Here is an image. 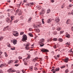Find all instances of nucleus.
I'll return each mask as SVG.
<instances>
[{
	"label": "nucleus",
	"instance_id": "1",
	"mask_svg": "<svg viewBox=\"0 0 73 73\" xmlns=\"http://www.w3.org/2000/svg\"><path fill=\"white\" fill-rule=\"evenodd\" d=\"M27 40V36L25 35H23L22 38V41H25L26 40Z\"/></svg>",
	"mask_w": 73,
	"mask_h": 73
},
{
	"label": "nucleus",
	"instance_id": "2",
	"mask_svg": "<svg viewBox=\"0 0 73 73\" xmlns=\"http://www.w3.org/2000/svg\"><path fill=\"white\" fill-rule=\"evenodd\" d=\"M54 21L56 23H58L60 21L59 17H56L54 19Z\"/></svg>",
	"mask_w": 73,
	"mask_h": 73
},
{
	"label": "nucleus",
	"instance_id": "3",
	"mask_svg": "<svg viewBox=\"0 0 73 73\" xmlns=\"http://www.w3.org/2000/svg\"><path fill=\"white\" fill-rule=\"evenodd\" d=\"M45 10H44V9H42V13L40 12L39 13L40 15H43L44 13H45Z\"/></svg>",
	"mask_w": 73,
	"mask_h": 73
},
{
	"label": "nucleus",
	"instance_id": "4",
	"mask_svg": "<svg viewBox=\"0 0 73 73\" xmlns=\"http://www.w3.org/2000/svg\"><path fill=\"white\" fill-rule=\"evenodd\" d=\"M42 52H48L49 50L46 49H44L43 50H41Z\"/></svg>",
	"mask_w": 73,
	"mask_h": 73
},
{
	"label": "nucleus",
	"instance_id": "5",
	"mask_svg": "<svg viewBox=\"0 0 73 73\" xmlns=\"http://www.w3.org/2000/svg\"><path fill=\"white\" fill-rule=\"evenodd\" d=\"M8 26L4 27V29H3V31H5L6 30H8Z\"/></svg>",
	"mask_w": 73,
	"mask_h": 73
},
{
	"label": "nucleus",
	"instance_id": "6",
	"mask_svg": "<svg viewBox=\"0 0 73 73\" xmlns=\"http://www.w3.org/2000/svg\"><path fill=\"white\" fill-rule=\"evenodd\" d=\"M69 58H65L64 60V62H68Z\"/></svg>",
	"mask_w": 73,
	"mask_h": 73
},
{
	"label": "nucleus",
	"instance_id": "7",
	"mask_svg": "<svg viewBox=\"0 0 73 73\" xmlns=\"http://www.w3.org/2000/svg\"><path fill=\"white\" fill-rule=\"evenodd\" d=\"M13 43L14 45H15L17 44V40H13Z\"/></svg>",
	"mask_w": 73,
	"mask_h": 73
},
{
	"label": "nucleus",
	"instance_id": "8",
	"mask_svg": "<svg viewBox=\"0 0 73 73\" xmlns=\"http://www.w3.org/2000/svg\"><path fill=\"white\" fill-rule=\"evenodd\" d=\"M39 44L40 45V46H41V47L43 46L44 45V44H43V43L42 42H39Z\"/></svg>",
	"mask_w": 73,
	"mask_h": 73
},
{
	"label": "nucleus",
	"instance_id": "9",
	"mask_svg": "<svg viewBox=\"0 0 73 73\" xmlns=\"http://www.w3.org/2000/svg\"><path fill=\"white\" fill-rule=\"evenodd\" d=\"M70 22V19H67V21L66 22V24H69V23Z\"/></svg>",
	"mask_w": 73,
	"mask_h": 73
},
{
	"label": "nucleus",
	"instance_id": "10",
	"mask_svg": "<svg viewBox=\"0 0 73 73\" xmlns=\"http://www.w3.org/2000/svg\"><path fill=\"white\" fill-rule=\"evenodd\" d=\"M51 21H52V19H48L47 21V22L48 23H50Z\"/></svg>",
	"mask_w": 73,
	"mask_h": 73
},
{
	"label": "nucleus",
	"instance_id": "11",
	"mask_svg": "<svg viewBox=\"0 0 73 73\" xmlns=\"http://www.w3.org/2000/svg\"><path fill=\"white\" fill-rule=\"evenodd\" d=\"M28 46H29V45H27L26 46L25 48L27 50H28V49H29V48Z\"/></svg>",
	"mask_w": 73,
	"mask_h": 73
},
{
	"label": "nucleus",
	"instance_id": "12",
	"mask_svg": "<svg viewBox=\"0 0 73 73\" xmlns=\"http://www.w3.org/2000/svg\"><path fill=\"white\" fill-rule=\"evenodd\" d=\"M6 21L7 23H9L10 22V19H9V18H7Z\"/></svg>",
	"mask_w": 73,
	"mask_h": 73
},
{
	"label": "nucleus",
	"instance_id": "13",
	"mask_svg": "<svg viewBox=\"0 0 73 73\" xmlns=\"http://www.w3.org/2000/svg\"><path fill=\"white\" fill-rule=\"evenodd\" d=\"M29 68H30V70H33V67L32 66H31Z\"/></svg>",
	"mask_w": 73,
	"mask_h": 73
},
{
	"label": "nucleus",
	"instance_id": "14",
	"mask_svg": "<svg viewBox=\"0 0 73 73\" xmlns=\"http://www.w3.org/2000/svg\"><path fill=\"white\" fill-rule=\"evenodd\" d=\"M37 59H38V58L36 57L35 58H34L33 59V61L35 62V61H37Z\"/></svg>",
	"mask_w": 73,
	"mask_h": 73
},
{
	"label": "nucleus",
	"instance_id": "15",
	"mask_svg": "<svg viewBox=\"0 0 73 73\" xmlns=\"http://www.w3.org/2000/svg\"><path fill=\"white\" fill-rule=\"evenodd\" d=\"M5 64H2L0 66V68H2L3 66H5Z\"/></svg>",
	"mask_w": 73,
	"mask_h": 73
},
{
	"label": "nucleus",
	"instance_id": "16",
	"mask_svg": "<svg viewBox=\"0 0 73 73\" xmlns=\"http://www.w3.org/2000/svg\"><path fill=\"white\" fill-rule=\"evenodd\" d=\"M58 41H60V42H62V41L63 40H62V39L61 38H59L58 39Z\"/></svg>",
	"mask_w": 73,
	"mask_h": 73
},
{
	"label": "nucleus",
	"instance_id": "17",
	"mask_svg": "<svg viewBox=\"0 0 73 73\" xmlns=\"http://www.w3.org/2000/svg\"><path fill=\"white\" fill-rule=\"evenodd\" d=\"M29 35L30 36V37H33V35H32L31 33H29Z\"/></svg>",
	"mask_w": 73,
	"mask_h": 73
},
{
	"label": "nucleus",
	"instance_id": "18",
	"mask_svg": "<svg viewBox=\"0 0 73 73\" xmlns=\"http://www.w3.org/2000/svg\"><path fill=\"white\" fill-rule=\"evenodd\" d=\"M66 35H67L66 36V37H68V38H69V37H70V36H70L69 34H67V33H66Z\"/></svg>",
	"mask_w": 73,
	"mask_h": 73
},
{
	"label": "nucleus",
	"instance_id": "19",
	"mask_svg": "<svg viewBox=\"0 0 73 73\" xmlns=\"http://www.w3.org/2000/svg\"><path fill=\"white\" fill-rule=\"evenodd\" d=\"M13 60H12L9 61L8 62V64H9L10 63H11V62H13Z\"/></svg>",
	"mask_w": 73,
	"mask_h": 73
},
{
	"label": "nucleus",
	"instance_id": "20",
	"mask_svg": "<svg viewBox=\"0 0 73 73\" xmlns=\"http://www.w3.org/2000/svg\"><path fill=\"white\" fill-rule=\"evenodd\" d=\"M35 30L36 31H37V32H40V29H36Z\"/></svg>",
	"mask_w": 73,
	"mask_h": 73
},
{
	"label": "nucleus",
	"instance_id": "21",
	"mask_svg": "<svg viewBox=\"0 0 73 73\" xmlns=\"http://www.w3.org/2000/svg\"><path fill=\"white\" fill-rule=\"evenodd\" d=\"M7 72H9V73L10 72H12V69H10L8 70Z\"/></svg>",
	"mask_w": 73,
	"mask_h": 73
},
{
	"label": "nucleus",
	"instance_id": "22",
	"mask_svg": "<svg viewBox=\"0 0 73 73\" xmlns=\"http://www.w3.org/2000/svg\"><path fill=\"white\" fill-rule=\"evenodd\" d=\"M60 70V68H56L55 69V71L57 72V71H59V70Z\"/></svg>",
	"mask_w": 73,
	"mask_h": 73
},
{
	"label": "nucleus",
	"instance_id": "23",
	"mask_svg": "<svg viewBox=\"0 0 73 73\" xmlns=\"http://www.w3.org/2000/svg\"><path fill=\"white\" fill-rule=\"evenodd\" d=\"M60 27H58L57 28V31H60L61 30V29H62Z\"/></svg>",
	"mask_w": 73,
	"mask_h": 73
},
{
	"label": "nucleus",
	"instance_id": "24",
	"mask_svg": "<svg viewBox=\"0 0 73 73\" xmlns=\"http://www.w3.org/2000/svg\"><path fill=\"white\" fill-rule=\"evenodd\" d=\"M47 13H49V12H50V9H48L47 10Z\"/></svg>",
	"mask_w": 73,
	"mask_h": 73
},
{
	"label": "nucleus",
	"instance_id": "25",
	"mask_svg": "<svg viewBox=\"0 0 73 73\" xmlns=\"http://www.w3.org/2000/svg\"><path fill=\"white\" fill-rule=\"evenodd\" d=\"M40 41L42 42H44V41H45V39L43 38L41 39H40Z\"/></svg>",
	"mask_w": 73,
	"mask_h": 73
},
{
	"label": "nucleus",
	"instance_id": "26",
	"mask_svg": "<svg viewBox=\"0 0 73 73\" xmlns=\"http://www.w3.org/2000/svg\"><path fill=\"white\" fill-rule=\"evenodd\" d=\"M69 72V70L68 69H66L65 71V73H67Z\"/></svg>",
	"mask_w": 73,
	"mask_h": 73
},
{
	"label": "nucleus",
	"instance_id": "27",
	"mask_svg": "<svg viewBox=\"0 0 73 73\" xmlns=\"http://www.w3.org/2000/svg\"><path fill=\"white\" fill-rule=\"evenodd\" d=\"M32 18L31 17H30L28 21H31V20H32Z\"/></svg>",
	"mask_w": 73,
	"mask_h": 73
},
{
	"label": "nucleus",
	"instance_id": "28",
	"mask_svg": "<svg viewBox=\"0 0 73 73\" xmlns=\"http://www.w3.org/2000/svg\"><path fill=\"white\" fill-rule=\"evenodd\" d=\"M16 72V70H12L11 69V72L12 73H13V72Z\"/></svg>",
	"mask_w": 73,
	"mask_h": 73
},
{
	"label": "nucleus",
	"instance_id": "29",
	"mask_svg": "<svg viewBox=\"0 0 73 73\" xmlns=\"http://www.w3.org/2000/svg\"><path fill=\"white\" fill-rule=\"evenodd\" d=\"M66 45H70V43L67 42L66 43Z\"/></svg>",
	"mask_w": 73,
	"mask_h": 73
},
{
	"label": "nucleus",
	"instance_id": "30",
	"mask_svg": "<svg viewBox=\"0 0 73 73\" xmlns=\"http://www.w3.org/2000/svg\"><path fill=\"white\" fill-rule=\"evenodd\" d=\"M65 68V66H62L60 67V68L61 69H64V68Z\"/></svg>",
	"mask_w": 73,
	"mask_h": 73
},
{
	"label": "nucleus",
	"instance_id": "31",
	"mask_svg": "<svg viewBox=\"0 0 73 73\" xmlns=\"http://www.w3.org/2000/svg\"><path fill=\"white\" fill-rule=\"evenodd\" d=\"M53 41H57V38H54V39H53Z\"/></svg>",
	"mask_w": 73,
	"mask_h": 73
},
{
	"label": "nucleus",
	"instance_id": "32",
	"mask_svg": "<svg viewBox=\"0 0 73 73\" xmlns=\"http://www.w3.org/2000/svg\"><path fill=\"white\" fill-rule=\"evenodd\" d=\"M30 4H31V5H33V4H34L33 3V2H32V3H30V4H28L27 5H28L29 6V5H30Z\"/></svg>",
	"mask_w": 73,
	"mask_h": 73
},
{
	"label": "nucleus",
	"instance_id": "33",
	"mask_svg": "<svg viewBox=\"0 0 73 73\" xmlns=\"http://www.w3.org/2000/svg\"><path fill=\"white\" fill-rule=\"evenodd\" d=\"M11 50H15V47L11 48Z\"/></svg>",
	"mask_w": 73,
	"mask_h": 73
},
{
	"label": "nucleus",
	"instance_id": "34",
	"mask_svg": "<svg viewBox=\"0 0 73 73\" xmlns=\"http://www.w3.org/2000/svg\"><path fill=\"white\" fill-rule=\"evenodd\" d=\"M14 17H14V16H11V20H13V18H14Z\"/></svg>",
	"mask_w": 73,
	"mask_h": 73
},
{
	"label": "nucleus",
	"instance_id": "35",
	"mask_svg": "<svg viewBox=\"0 0 73 73\" xmlns=\"http://www.w3.org/2000/svg\"><path fill=\"white\" fill-rule=\"evenodd\" d=\"M23 13L21 12H20L19 13H18V15L19 16H20V15H21Z\"/></svg>",
	"mask_w": 73,
	"mask_h": 73
},
{
	"label": "nucleus",
	"instance_id": "36",
	"mask_svg": "<svg viewBox=\"0 0 73 73\" xmlns=\"http://www.w3.org/2000/svg\"><path fill=\"white\" fill-rule=\"evenodd\" d=\"M13 35L14 36H15L16 37H17V36H18V35H16V34H13Z\"/></svg>",
	"mask_w": 73,
	"mask_h": 73
},
{
	"label": "nucleus",
	"instance_id": "37",
	"mask_svg": "<svg viewBox=\"0 0 73 73\" xmlns=\"http://www.w3.org/2000/svg\"><path fill=\"white\" fill-rule=\"evenodd\" d=\"M64 31H60V34H62V33H64Z\"/></svg>",
	"mask_w": 73,
	"mask_h": 73
},
{
	"label": "nucleus",
	"instance_id": "38",
	"mask_svg": "<svg viewBox=\"0 0 73 73\" xmlns=\"http://www.w3.org/2000/svg\"><path fill=\"white\" fill-rule=\"evenodd\" d=\"M24 33V32H22L20 33V35H23Z\"/></svg>",
	"mask_w": 73,
	"mask_h": 73
},
{
	"label": "nucleus",
	"instance_id": "39",
	"mask_svg": "<svg viewBox=\"0 0 73 73\" xmlns=\"http://www.w3.org/2000/svg\"><path fill=\"white\" fill-rule=\"evenodd\" d=\"M5 57H7L8 56V55H7V53H6V52H5Z\"/></svg>",
	"mask_w": 73,
	"mask_h": 73
},
{
	"label": "nucleus",
	"instance_id": "40",
	"mask_svg": "<svg viewBox=\"0 0 73 73\" xmlns=\"http://www.w3.org/2000/svg\"><path fill=\"white\" fill-rule=\"evenodd\" d=\"M44 19H42V24H44Z\"/></svg>",
	"mask_w": 73,
	"mask_h": 73
},
{
	"label": "nucleus",
	"instance_id": "41",
	"mask_svg": "<svg viewBox=\"0 0 73 73\" xmlns=\"http://www.w3.org/2000/svg\"><path fill=\"white\" fill-rule=\"evenodd\" d=\"M18 65H19V64H15V66H18Z\"/></svg>",
	"mask_w": 73,
	"mask_h": 73
},
{
	"label": "nucleus",
	"instance_id": "42",
	"mask_svg": "<svg viewBox=\"0 0 73 73\" xmlns=\"http://www.w3.org/2000/svg\"><path fill=\"white\" fill-rule=\"evenodd\" d=\"M57 58H58H58H60V55L59 54H58V55H57Z\"/></svg>",
	"mask_w": 73,
	"mask_h": 73
},
{
	"label": "nucleus",
	"instance_id": "43",
	"mask_svg": "<svg viewBox=\"0 0 73 73\" xmlns=\"http://www.w3.org/2000/svg\"><path fill=\"white\" fill-rule=\"evenodd\" d=\"M34 70H37V67H35Z\"/></svg>",
	"mask_w": 73,
	"mask_h": 73
},
{
	"label": "nucleus",
	"instance_id": "44",
	"mask_svg": "<svg viewBox=\"0 0 73 73\" xmlns=\"http://www.w3.org/2000/svg\"><path fill=\"white\" fill-rule=\"evenodd\" d=\"M29 31H31L32 30V28H29Z\"/></svg>",
	"mask_w": 73,
	"mask_h": 73
},
{
	"label": "nucleus",
	"instance_id": "45",
	"mask_svg": "<svg viewBox=\"0 0 73 73\" xmlns=\"http://www.w3.org/2000/svg\"><path fill=\"white\" fill-rule=\"evenodd\" d=\"M19 59H22V57H21V56H19Z\"/></svg>",
	"mask_w": 73,
	"mask_h": 73
},
{
	"label": "nucleus",
	"instance_id": "46",
	"mask_svg": "<svg viewBox=\"0 0 73 73\" xmlns=\"http://www.w3.org/2000/svg\"><path fill=\"white\" fill-rule=\"evenodd\" d=\"M20 18L21 19H23V18H24V17H23V16H21L20 17Z\"/></svg>",
	"mask_w": 73,
	"mask_h": 73
},
{
	"label": "nucleus",
	"instance_id": "47",
	"mask_svg": "<svg viewBox=\"0 0 73 73\" xmlns=\"http://www.w3.org/2000/svg\"><path fill=\"white\" fill-rule=\"evenodd\" d=\"M3 38L2 37H0V41H1L2 39H3Z\"/></svg>",
	"mask_w": 73,
	"mask_h": 73
},
{
	"label": "nucleus",
	"instance_id": "48",
	"mask_svg": "<svg viewBox=\"0 0 73 73\" xmlns=\"http://www.w3.org/2000/svg\"><path fill=\"white\" fill-rule=\"evenodd\" d=\"M30 57H31V56L29 55L27 57V58H30Z\"/></svg>",
	"mask_w": 73,
	"mask_h": 73
},
{
	"label": "nucleus",
	"instance_id": "49",
	"mask_svg": "<svg viewBox=\"0 0 73 73\" xmlns=\"http://www.w3.org/2000/svg\"><path fill=\"white\" fill-rule=\"evenodd\" d=\"M72 7V4H70L69 5V7Z\"/></svg>",
	"mask_w": 73,
	"mask_h": 73
},
{
	"label": "nucleus",
	"instance_id": "50",
	"mask_svg": "<svg viewBox=\"0 0 73 73\" xmlns=\"http://www.w3.org/2000/svg\"><path fill=\"white\" fill-rule=\"evenodd\" d=\"M18 61H15V64H16V63H17V62H18Z\"/></svg>",
	"mask_w": 73,
	"mask_h": 73
},
{
	"label": "nucleus",
	"instance_id": "51",
	"mask_svg": "<svg viewBox=\"0 0 73 73\" xmlns=\"http://www.w3.org/2000/svg\"><path fill=\"white\" fill-rule=\"evenodd\" d=\"M22 72H23V73H25V71H24L23 70H22Z\"/></svg>",
	"mask_w": 73,
	"mask_h": 73
},
{
	"label": "nucleus",
	"instance_id": "52",
	"mask_svg": "<svg viewBox=\"0 0 73 73\" xmlns=\"http://www.w3.org/2000/svg\"><path fill=\"white\" fill-rule=\"evenodd\" d=\"M19 9H18L16 11V12H17V13H18V12H19Z\"/></svg>",
	"mask_w": 73,
	"mask_h": 73
},
{
	"label": "nucleus",
	"instance_id": "53",
	"mask_svg": "<svg viewBox=\"0 0 73 73\" xmlns=\"http://www.w3.org/2000/svg\"><path fill=\"white\" fill-rule=\"evenodd\" d=\"M54 49H56V45H55V46H54Z\"/></svg>",
	"mask_w": 73,
	"mask_h": 73
},
{
	"label": "nucleus",
	"instance_id": "54",
	"mask_svg": "<svg viewBox=\"0 0 73 73\" xmlns=\"http://www.w3.org/2000/svg\"><path fill=\"white\" fill-rule=\"evenodd\" d=\"M55 59H56V60H58V58H57V57H55Z\"/></svg>",
	"mask_w": 73,
	"mask_h": 73
},
{
	"label": "nucleus",
	"instance_id": "55",
	"mask_svg": "<svg viewBox=\"0 0 73 73\" xmlns=\"http://www.w3.org/2000/svg\"><path fill=\"white\" fill-rule=\"evenodd\" d=\"M23 2L24 3H26V2H27V1L25 0H24Z\"/></svg>",
	"mask_w": 73,
	"mask_h": 73
},
{
	"label": "nucleus",
	"instance_id": "56",
	"mask_svg": "<svg viewBox=\"0 0 73 73\" xmlns=\"http://www.w3.org/2000/svg\"><path fill=\"white\" fill-rule=\"evenodd\" d=\"M24 65H27V63H24Z\"/></svg>",
	"mask_w": 73,
	"mask_h": 73
},
{
	"label": "nucleus",
	"instance_id": "57",
	"mask_svg": "<svg viewBox=\"0 0 73 73\" xmlns=\"http://www.w3.org/2000/svg\"><path fill=\"white\" fill-rule=\"evenodd\" d=\"M8 47H11V46L10 45V44H9V45H8Z\"/></svg>",
	"mask_w": 73,
	"mask_h": 73
},
{
	"label": "nucleus",
	"instance_id": "58",
	"mask_svg": "<svg viewBox=\"0 0 73 73\" xmlns=\"http://www.w3.org/2000/svg\"><path fill=\"white\" fill-rule=\"evenodd\" d=\"M15 35H19V34H18V33H15Z\"/></svg>",
	"mask_w": 73,
	"mask_h": 73
},
{
	"label": "nucleus",
	"instance_id": "59",
	"mask_svg": "<svg viewBox=\"0 0 73 73\" xmlns=\"http://www.w3.org/2000/svg\"><path fill=\"white\" fill-rule=\"evenodd\" d=\"M56 73V71H55V70L53 71L52 72V73Z\"/></svg>",
	"mask_w": 73,
	"mask_h": 73
},
{
	"label": "nucleus",
	"instance_id": "60",
	"mask_svg": "<svg viewBox=\"0 0 73 73\" xmlns=\"http://www.w3.org/2000/svg\"><path fill=\"white\" fill-rule=\"evenodd\" d=\"M51 2H52V3H53L54 1V0H51Z\"/></svg>",
	"mask_w": 73,
	"mask_h": 73
},
{
	"label": "nucleus",
	"instance_id": "61",
	"mask_svg": "<svg viewBox=\"0 0 73 73\" xmlns=\"http://www.w3.org/2000/svg\"><path fill=\"white\" fill-rule=\"evenodd\" d=\"M61 8H64V5H62L61 6Z\"/></svg>",
	"mask_w": 73,
	"mask_h": 73
},
{
	"label": "nucleus",
	"instance_id": "62",
	"mask_svg": "<svg viewBox=\"0 0 73 73\" xmlns=\"http://www.w3.org/2000/svg\"><path fill=\"white\" fill-rule=\"evenodd\" d=\"M0 73H3V71L1 70H0Z\"/></svg>",
	"mask_w": 73,
	"mask_h": 73
},
{
	"label": "nucleus",
	"instance_id": "63",
	"mask_svg": "<svg viewBox=\"0 0 73 73\" xmlns=\"http://www.w3.org/2000/svg\"><path fill=\"white\" fill-rule=\"evenodd\" d=\"M3 52H1V51H0V54H2Z\"/></svg>",
	"mask_w": 73,
	"mask_h": 73
},
{
	"label": "nucleus",
	"instance_id": "64",
	"mask_svg": "<svg viewBox=\"0 0 73 73\" xmlns=\"http://www.w3.org/2000/svg\"><path fill=\"white\" fill-rule=\"evenodd\" d=\"M38 65V64H35V66H37Z\"/></svg>",
	"mask_w": 73,
	"mask_h": 73
}]
</instances>
